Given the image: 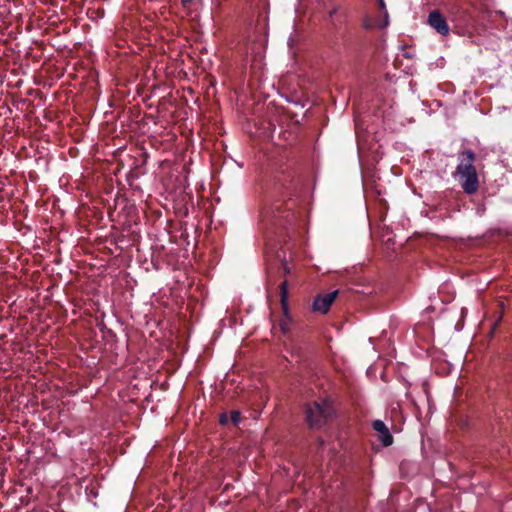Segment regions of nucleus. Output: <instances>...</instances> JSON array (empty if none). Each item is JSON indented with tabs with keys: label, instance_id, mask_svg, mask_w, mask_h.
<instances>
[{
	"label": "nucleus",
	"instance_id": "nucleus-1",
	"mask_svg": "<svg viewBox=\"0 0 512 512\" xmlns=\"http://www.w3.org/2000/svg\"><path fill=\"white\" fill-rule=\"evenodd\" d=\"M299 182L295 171L291 168L279 170L274 177V189L281 199L276 200L271 206L265 208L261 213V221L267 229L277 233L280 228L294 225L301 212L296 210V195Z\"/></svg>",
	"mask_w": 512,
	"mask_h": 512
},
{
	"label": "nucleus",
	"instance_id": "nucleus-2",
	"mask_svg": "<svg viewBox=\"0 0 512 512\" xmlns=\"http://www.w3.org/2000/svg\"><path fill=\"white\" fill-rule=\"evenodd\" d=\"M458 160L456 174L459 183L466 194L472 195L479 189L478 174L474 166L476 155L470 149L464 150L459 153Z\"/></svg>",
	"mask_w": 512,
	"mask_h": 512
},
{
	"label": "nucleus",
	"instance_id": "nucleus-3",
	"mask_svg": "<svg viewBox=\"0 0 512 512\" xmlns=\"http://www.w3.org/2000/svg\"><path fill=\"white\" fill-rule=\"evenodd\" d=\"M333 407L328 400L313 401L305 405V420L310 429H321L333 415Z\"/></svg>",
	"mask_w": 512,
	"mask_h": 512
},
{
	"label": "nucleus",
	"instance_id": "nucleus-4",
	"mask_svg": "<svg viewBox=\"0 0 512 512\" xmlns=\"http://www.w3.org/2000/svg\"><path fill=\"white\" fill-rule=\"evenodd\" d=\"M339 291L335 290L327 294H319L317 295L312 303V309L315 312H320L322 314H326L329 312L331 305L337 298Z\"/></svg>",
	"mask_w": 512,
	"mask_h": 512
},
{
	"label": "nucleus",
	"instance_id": "nucleus-5",
	"mask_svg": "<svg viewBox=\"0 0 512 512\" xmlns=\"http://www.w3.org/2000/svg\"><path fill=\"white\" fill-rule=\"evenodd\" d=\"M428 24L443 36L449 33L448 23L438 10H433L429 13Z\"/></svg>",
	"mask_w": 512,
	"mask_h": 512
},
{
	"label": "nucleus",
	"instance_id": "nucleus-6",
	"mask_svg": "<svg viewBox=\"0 0 512 512\" xmlns=\"http://www.w3.org/2000/svg\"><path fill=\"white\" fill-rule=\"evenodd\" d=\"M373 429L380 434L379 440L383 446L388 447L393 443V436L390 433L388 427L382 420H375L372 423Z\"/></svg>",
	"mask_w": 512,
	"mask_h": 512
},
{
	"label": "nucleus",
	"instance_id": "nucleus-7",
	"mask_svg": "<svg viewBox=\"0 0 512 512\" xmlns=\"http://www.w3.org/2000/svg\"><path fill=\"white\" fill-rule=\"evenodd\" d=\"M280 296H281V306L285 313V315L288 313V283L287 281H283L280 285Z\"/></svg>",
	"mask_w": 512,
	"mask_h": 512
},
{
	"label": "nucleus",
	"instance_id": "nucleus-8",
	"mask_svg": "<svg viewBox=\"0 0 512 512\" xmlns=\"http://www.w3.org/2000/svg\"><path fill=\"white\" fill-rule=\"evenodd\" d=\"M230 421L233 425L237 426L241 421V413L238 410H233L230 413Z\"/></svg>",
	"mask_w": 512,
	"mask_h": 512
},
{
	"label": "nucleus",
	"instance_id": "nucleus-9",
	"mask_svg": "<svg viewBox=\"0 0 512 512\" xmlns=\"http://www.w3.org/2000/svg\"><path fill=\"white\" fill-rule=\"evenodd\" d=\"M228 422H229V418H228L227 413L220 414V416H219V423L221 425H226V424H228Z\"/></svg>",
	"mask_w": 512,
	"mask_h": 512
},
{
	"label": "nucleus",
	"instance_id": "nucleus-10",
	"mask_svg": "<svg viewBox=\"0 0 512 512\" xmlns=\"http://www.w3.org/2000/svg\"><path fill=\"white\" fill-rule=\"evenodd\" d=\"M385 21L383 24L379 25L380 27H385L388 24V12L385 10L384 12Z\"/></svg>",
	"mask_w": 512,
	"mask_h": 512
},
{
	"label": "nucleus",
	"instance_id": "nucleus-11",
	"mask_svg": "<svg viewBox=\"0 0 512 512\" xmlns=\"http://www.w3.org/2000/svg\"><path fill=\"white\" fill-rule=\"evenodd\" d=\"M282 268H283L285 274L290 273V269L286 262H282Z\"/></svg>",
	"mask_w": 512,
	"mask_h": 512
},
{
	"label": "nucleus",
	"instance_id": "nucleus-12",
	"mask_svg": "<svg viewBox=\"0 0 512 512\" xmlns=\"http://www.w3.org/2000/svg\"><path fill=\"white\" fill-rule=\"evenodd\" d=\"M378 4L380 9L385 10L386 6L384 0H378Z\"/></svg>",
	"mask_w": 512,
	"mask_h": 512
},
{
	"label": "nucleus",
	"instance_id": "nucleus-13",
	"mask_svg": "<svg viewBox=\"0 0 512 512\" xmlns=\"http://www.w3.org/2000/svg\"><path fill=\"white\" fill-rule=\"evenodd\" d=\"M193 0H182V4L186 6L187 4L191 3Z\"/></svg>",
	"mask_w": 512,
	"mask_h": 512
}]
</instances>
